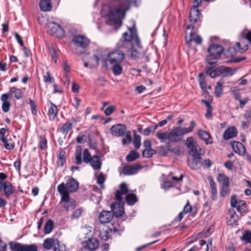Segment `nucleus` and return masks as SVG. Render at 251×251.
<instances>
[{
    "label": "nucleus",
    "mask_w": 251,
    "mask_h": 251,
    "mask_svg": "<svg viewBox=\"0 0 251 251\" xmlns=\"http://www.w3.org/2000/svg\"><path fill=\"white\" fill-rule=\"evenodd\" d=\"M130 35L126 32L122 35V39H120L116 44V48L125 52H129L132 50V47L134 44L137 48L141 47V43L139 38L137 35L135 25H133L131 27H128Z\"/></svg>",
    "instance_id": "obj_1"
},
{
    "label": "nucleus",
    "mask_w": 251,
    "mask_h": 251,
    "mask_svg": "<svg viewBox=\"0 0 251 251\" xmlns=\"http://www.w3.org/2000/svg\"><path fill=\"white\" fill-rule=\"evenodd\" d=\"M130 5L128 3L119 1L117 7L110 8L107 14L108 21L113 25L121 26L122 25V20L126 13L129 9Z\"/></svg>",
    "instance_id": "obj_2"
},
{
    "label": "nucleus",
    "mask_w": 251,
    "mask_h": 251,
    "mask_svg": "<svg viewBox=\"0 0 251 251\" xmlns=\"http://www.w3.org/2000/svg\"><path fill=\"white\" fill-rule=\"evenodd\" d=\"M156 136L161 142H166L167 144L178 143L182 139L178 126L173 127L169 132H158Z\"/></svg>",
    "instance_id": "obj_3"
},
{
    "label": "nucleus",
    "mask_w": 251,
    "mask_h": 251,
    "mask_svg": "<svg viewBox=\"0 0 251 251\" xmlns=\"http://www.w3.org/2000/svg\"><path fill=\"white\" fill-rule=\"evenodd\" d=\"M72 42L74 44L73 51L77 54L85 53L90 42L89 39L83 35L75 36Z\"/></svg>",
    "instance_id": "obj_4"
},
{
    "label": "nucleus",
    "mask_w": 251,
    "mask_h": 251,
    "mask_svg": "<svg viewBox=\"0 0 251 251\" xmlns=\"http://www.w3.org/2000/svg\"><path fill=\"white\" fill-rule=\"evenodd\" d=\"M224 50V48L221 45L215 44L210 45L207 49L209 54L206 58V62L210 65L216 64Z\"/></svg>",
    "instance_id": "obj_5"
},
{
    "label": "nucleus",
    "mask_w": 251,
    "mask_h": 251,
    "mask_svg": "<svg viewBox=\"0 0 251 251\" xmlns=\"http://www.w3.org/2000/svg\"><path fill=\"white\" fill-rule=\"evenodd\" d=\"M79 188V183L73 177L69 178L67 179L66 183L62 182L59 184L57 187L58 192L59 194H62L63 192L65 195L71 193H74L77 191Z\"/></svg>",
    "instance_id": "obj_6"
},
{
    "label": "nucleus",
    "mask_w": 251,
    "mask_h": 251,
    "mask_svg": "<svg viewBox=\"0 0 251 251\" xmlns=\"http://www.w3.org/2000/svg\"><path fill=\"white\" fill-rule=\"evenodd\" d=\"M47 32L50 35L61 38L65 36V31L60 25L54 22H49L46 27Z\"/></svg>",
    "instance_id": "obj_7"
},
{
    "label": "nucleus",
    "mask_w": 251,
    "mask_h": 251,
    "mask_svg": "<svg viewBox=\"0 0 251 251\" xmlns=\"http://www.w3.org/2000/svg\"><path fill=\"white\" fill-rule=\"evenodd\" d=\"M60 194L61 200L60 203H64L63 208L66 211L74 209L76 206V201L75 200L71 199L69 194L66 195L63 192Z\"/></svg>",
    "instance_id": "obj_8"
},
{
    "label": "nucleus",
    "mask_w": 251,
    "mask_h": 251,
    "mask_svg": "<svg viewBox=\"0 0 251 251\" xmlns=\"http://www.w3.org/2000/svg\"><path fill=\"white\" fill-rule=\"evenodd\" d=\"M189 18L191 23L197 25V29L200 27L202 22V16L198 9L191 8Z\"/></svg>",
    "instance_id": "obj_9"
},
{
    "label": "nucleus",
    "mask_w": 251,
    "mask_h": 251,
    "mask_svg": "<svg viewBox=\"0 0 251 251\" xmlns=\"http://www.w3.org/2000/svg\"><path fill=\"white\" fill-rule=\"evenodd\" d=\"M10 247L14 251H37V246L35 244L23 245L19 243H10Z\"/></svg>",
    "instance_id": "obj_10"
},
{
    "label": "nucleus",
    "mask_w": 251,
    "mask_h": 251,
    "mask_svg": "<svg viewBox=\"0 0 251 251\" xmlns=\"http://www.w3.org/2000/svg\"><path fill=\"white\" fill-rule=\"evenodd\" d=\"M108 60L110 64L121 63L125 58V53L122 50L116 49L108 53Z\"/></svg>",
    "instance_id": "obj_11"
},
{
    "label": "nucleus",
    "mask_w": 251,
    "mask_h": 251,
    "mask_svg": "<svg viewBox=\"0 0 251 251\" xmlns=\"http://www.w3.org/2000/svg\"><path fill=\"white\" fill-rule=\"evenodd\" d=\"M125 202L123 201L122 202L112 203L111 204V209L113 214V216L119 218L123 216L124 213V204Z\"/></svg>",
    "instance_id": "obj_12"
},
{
    "label": "nucleus",
    "mask_w": 251,
    "mask_h": 251,
    "mask_svg": "<svg viewBox=\"0 0 251 251\" xmlns=\"http://www.w3.org/2000/svg\"><path fill=\"white\" fill-rule=\"evenodd\" d=\"M126 127L125 125L117 124L113 126L111 129V133L115 136L120 137L124 135L126 131Z\"/></svg>",
    "instance_id": "obj_13"
},
{
    "label": "nucleus",
    "mask_w": 251,
    "mask_h": 251,
    "mask_svg": "<svg viewBox=\"0 0 251 251\" xmlns=\"http://www.w3.org/2000/svg\"><path fill=\"white\" fill-rule=\"evenodd\" d=\"M113 214L111 211L102 210L99 215V219L101 224L110 223L112 220Z\"/></svg>",
    "instance_id": "obj_14"
},
{
    "label": "nucleus",
    "mask_w": 251,
    "mask_h": 251,
    "mask_svg": "<svg viewBox=\"0 0 251 251\" xmlns=\"http://www.w3.org/2000/svg\"><path fill=\"white\" fill-rule=\"evenodd\" d=\"M142 168V166L140 164L126 166L123 169V173L125 175H132L136 174L138 170Z\"/></svg>",
    "instance_id": "obj_15"
},
{
    "label": "nucleus",
    "mask_w": 251,
    "mask_h": 251,
    "mask_svg": "<svg viewBox=\"0 0 251 251\" xmlns=\"http://www.w3.org/2000/svg\"><path fill=\"white\" fill-rule=\"evenodd\" d=\"M120 190H117L115 194V199L118 202H122L123 201L122 196L126 195L128 193L127 185L125 183H122L120 184Z\"/></svg>",
    "instance_id": "obj_16"
},
{
    "label": "nucleus",
    "mask_w": 251,
    "mask_h": 251,
    "mask_svg": "<svg viewBox=\"0 0 251 251\" xmlns=\"http://www.w3.org/2000/svg\"><path fill=\"white\" fill-rule=\"evenodd\" d=\"M230 145L233 151L237 154L241 155L245 153V147L241 143L234 141H232L230 143Z\"/></svg>",
    "instance_id": "obj_17"
},
{
    "label": "nucleus",
    "mask_w": 251,
    "mask_h": 251,
    "mask_svg": "<svg viewBox=\"0 0 251 251\" xmlns=\"http://www.w3.org/2000/svg\"><path fill=\"white\" fill-rule=\"evenodd\" d=\"M50 105L49 107L48 115L50 119L54 120L57 117L58 109L55 104L53 103L51 101H49L48 105Z\"/></svg>",
    "instance_id": "obj_18"
},
{
    "label": "nucleus",
    "mask_w": 251,
    "mask_h": 251,
    "mask_svg": "<svg viewBox=\"0 0 251 251\" xmlns=\"http://www.w3.org/2000/svg\"><path fill=\"white\" fill-rule=\"evenodd\" d=\"M237 134V130L234 126L227 128L223 134V138L227 140L236 136Z\"/></svg>",
    "instance_id": "obj_19"
},
{
    "label": "nucleus",
    "mask_w": 251,
    "mask_h": 251,
    "mask_svg": "<svg viewBox=\"0 0 251 251\" xmlns=\"http://www.w3.org/2000/svg\"><path fill=\"white\" fill-rule=\"evenodd\" d=\"M5 94L7 95L9 98L14 94V97L17 100L21 99L23 96L22 90L15 87H11L9 92Z\"/></svg>",
    "instance_id": "obj_20"
},
{
    "label": "nucleus",
    "mask_w": 251,
    "mask_h": 251,
    "mask_svg": "<svg viewBox=\"0 0 251 251\" xmlns=\"http://www.w3.org/2000/svg\"><path fill=\"white\" fill-rule=\"evenodd\" d=\"M198 134L206 144L208 145L212 143L213 141L211 138L210 134L208 132L202 129H199L198 131Z\"/></svg>",
    "instance_id": "obj_21"
},
{
    "label": "nucleus",
    "mask_w": 251,
    "mask_h": 251,
    "mask_svg": "<svg viewBox=\"0 0 251 251\" xmlns=\"http://www.w3.org/2000/svg\"><path fill=\"white\" fill-rule=\"evenodd\" d=\"M4 194L6 198H8L12 195L16 191V188L13 186L12 183L8 181H4L3 189Z\"/></svg>",
    "instance_id": "obj_22"
},
{
    "label": "nucleus",
    "mask_w": 251,
    "mask_h": 251,
    "mask_svg": "<svg viewBox=\"0 0 251 251\" xmlns=\"http://www.w3.org/2000/svg\"><path fill=\"white\" fill-rule=\"evenodd\" d=\"M99 241L95 238H91L85 242V248H87L90 250L94 251L98 248Z\"/></svg>",
    "instance_id": "obj_23"
},
{
    "label": "nucleus",
    "mask_w": 251,
    "mask_h": 251,
    "mask_svg": "<svg viewBox=\"0 0 251 251\" xmlns=\"http://www.w3.org/2000/svg\"><path fill=\"white\" fill-rule=\"evenodd\" d=\"M100 60V58L97 55H93L90 57L88 62L84 63V66L90 68H96L99 65Z\"/></svg>",
    "instance_id": "obj_24"
},
{
    "label": "nucleus",
    "mask_w": 251,
    "mask_h": 251,
    "mask_svg": "<svg viewBox=\"0 0 251 251\" xmlns=\"http://www.w3.org/2000/svg\"><path fill=\"white\" fill-rule=\"evenodd\" d=\"M89 163L91 164L94 170H99L101 169L102 162L100 157L98 155H93Z\"/></svg>",
    "instance_id": "obj_25"
},
{
    "label": "nucleus",
    "mask_w": 251,
    "mask_h": 251,
    "mask_svg": "<svg viewBox=\"0 0 251 251\" xmlns=\"http://www.w3.org/2000/svg\"><path fill=\"white\" fill-rule=\"evenodd\" d=\"M9 98L7 95L3 94L0 96V100L2 101L1 109L3 112L6 113L9 111L11 103L8 100Z\"/></svg>",
    "instance_id": "obj_26"
},
{
    "label": "nucleus",
    "mask_w": 251,
    "mask_h": 251,
    "mask_svg": "<svg viewBox=\"0 0 251 251\" xmlns=\"http://www.w3.org/2000/svg\"><path fill=\"white\" fill-rule=\"evenodd\" d=\"M196 125V122L194 121H192L190 122V126L188 127H182L178 126V127L182 138L184 135L192 132Z\"/></svg>",
    "instance_id": "obj_27"
},
{
    "label": "nucleus",
    "mask_w": 251,
    "mask_h": 251,
    "mask_svg": "<svg viewBox=\"0 0 251 251\" xmlns=\"http://www.w3.org/2000/svg\"><path fill=\"white\" fill-rule=\"evenodd\" d=\"M207 179L209 182L211 191L212 194V199L213 201H216L217 199V186L216 184L214 182L213 178L209 176L207 177Z\"/></svg>",
    "instance_id": "obj_28"
},
{
    "label": "nucleus",
    "mask_w": 251,
    "mask_h": 251,
    "mask_svg": "<svg viewBox=\"0 0 251 251\" xmlns=\"http://www.w3.org/2000/svg\"><path fill=\"white\" fill-rule=\"evenodd\" d=\"M39 6L40 9L43 11H49L51 10L52 7L50 0H41Z\"/></svg>",
    "instance_id": "obj_29"
},
{
    "label": "nucleus",
    "mask_w": 251,
    "mask_h": 251,
    "mask_svg": "<svg viewBox=\"0 0 251 251\" xmlns=\"http://www.w3.org/2000/svg\"><path fill=\"white\" fill-rule=\"evenodd\" d=\"M224 83L225 80L222 78L217 82L214 91V94L216 97L219 98L222 95L223 91V85Z\"/></svg>",
    "instance_id": "obj_30"
},
{
    "label": "nucleus",
    "mask_w": 251,
    "mask_h": 251,
    "mask_svg": "<svg viewBox=\"0 0 251 251\" xmlns=\"http://www.w3.org/2000/svg\"><path fill=\"white\" fill-rule=\"evenodd\" d=\"M228 214L230 216V220L227 222V224L228 225L233 226L238 221V216L233 209H229Z\"/></svg>",
    "instance_id": "obj_31"
},
{
    "label": "nucleus",
    "mask_w": 251,
    "mask_h": 251,
    "mask_svg": "<svg viewBox=\"0 0 251 251\" xmlns=\"http://www.w3.org/2000/svg\"><path fill=\"white\" fill-rule=\"evenodd\" d=\"M190 37L189 40H187L186 41L187 45H190L192 41L195 42L196 44L198 45H200L201 44L202 39L200 35L196 34L194 32H191L190 34Z\"/></svg>",
    "instance_id": "obj_32"
},
{
    "label": "nucleus",
    "mask_w": 251,
    "mask_h": 251,
    "mask_svg": "<svg viewBox=\"0 0 251 251\" xmlns=\"http://www.w3.org/2000/svg\"><path fill=\"white\" fill-rule=\"evenodd\" d=\"M72 124L67 122L64 124L60 129L58 128L57 130H59L60 132L66 136L69 131L72 130Z\"/></svg>",
    "instance_id": "obj_33"
},
{
    "label": "nucleus",
    "mask_w": 251,
    "mask_h": 251,
    "mask_svg": "<svg viewBox=\"0 0 251 251\" xmlns=\"http://www.w3.org/2000/svg\"><path fill=\"white\" fill-rule=\"evenodd\" d=\"M112 65L111 70L113 74L116 75H120L123 72V67L121 65V63H115L114 64H110Z\"/></svg>",
    "instance_id": "obj_34"
},
{
    "label": "nucleus",
    "mask_w": 251,
    "mask_h": 251,
    "mask_svg": "<svg viewBox=\"0 0 251 251\" xmlns=\"http://www.w3.org/2000/svg\"><path fill=\"white\" fill-rule=\"evenodd\" d=\"M217 180L220 183L222 184V186L229 185V178L224 174H219Z\"/></svg>",
    "instance_id": "obj_35"
},
{
    "label": "nucleus",
    "mask_w": 251,
    "mask_h": 251,
    "mask_svg": "<svg viewBox=\"0 0 251 251\" xmlns=\"http://www.w3.org/2000/svg\"><path fill=\"white\" fill-rule=\"evenodd\" d=\"M126 201L129 205H133L138 201V198L134 194H129L126 196Z\"/></svg>",
    "instance_id": "obj_36"
},
{
    "label": "nucleus",
    "mask_w": 251,
    "mask_h": 251,
    "mask_svg": "<svg viewBox=\"0 0 251 251\" xmlns=\"http://www.w3.org/2000/svg\"><path fill=\"white\" fill-rule=\"evenodd\" d=\"M139 156L140 154L137 151L132 150L126 156V159L127 162H132L139 158Z\"/></svg>",
    "instance_id": "obj_37"
},
{
    "label": "nucleus",
    "mask_w": 251,
    "mask_h": 251,
    "mask_svg": "<svg viewBox=\"0 0 251 251\" xmlns=\"http://www.w3.org/2000/svg\"><path fill=\"white\" fill-rule=\"evenodd\" d=\"M201 160L200 158H198V159H192L189 163V167L192 170H197L200 168L202 164Z\"/></svg>",
    "instance_id": "obj_38"
},
{
    "label": "nucleus",
    "mask_w": 251,
    "mask_h": 251,
    "mask_svg": "<svg viewBox=\"0 0 251 251\" xmlns=\"http://www.w3.org/2000/svg\"><path fill=\"white\" fill-rule=\"evenodd\" d=\"M54 227V222L52 220H48L44 226V231L45 234L50 233Z\"/></svg>",
    "instance_id": "obj_39"
},
{
    "label": "nucleus",
    "mask_w": 251,
    "mask_h": 251,
    "mask_svg": "<svg viewBox=\"0 0 251 251\" xmlns=\"http://www.w3.org/2000/svg\"><path fill=\"white\" fill-rule=\"evenodd\" d=\"M199 81L200 83V85L202 90L204 92H206L207 87L206 84V80L205 76L203 73H201L199 75Z\"/></svg>",
    "instance_id": "obj_40"
},
{
    "label": "nucleus",
    "mask_w": 251,
    "mask_h": 251,
    "mask_svg": "<svg viewBox=\"0 0 251 251\" xmlns=\"http://www.w3.org/2000/svg\"><path fill=\"white\" fill-rule=\"evenodd\" d=\"M92 157L87 149H85L83 152V161L84 163L88 164L92 158Z\"/></svg>",
    "instance_id": "obj_41"
},
{
    "label": "nucleus",
    "mask_w": 251,
    "mask_h": 251,
    "mask_svg": "<svg viewBox=\"0 0 251 251\" xmlns=\"http://www.w3.org/2000/svg\"><path fill=\"white\" fill-rule=\"evenodd\" d=\"M40 142L39 144V148L41 150H45L47 147V139L44 135H40L39 136Z\"/></svg>",
    "instance_id": "obj_42"
},
{
    "label": "nucleus",
    "mask_w": 251,
    "mask_h": 251,
    "mask_svg": "<svg viewBox=\"0 0 251 251\" xmlns=\"http://www.w3.org/2000/svg\"><path fill=\"white\" fill-rule=\"evenodd\" d=\"M1 141L3 143L4 148L7 150H11L14 147V143H8V140L5 137H1Z\"/></svg>",
    "instance_id": "obj_43"
},
{
    "label": "nucleus",
    "mask_w": 251,
    "mask_h": 251,
    "mask_svg": "<svg viewBox=\"0 0 251 251\" xmlns=\"http://www.w3.org/2000/svg\"><path fill=\"white\" fill-rule=\"evenodd\" d=\"M196 144L194 142V138L193 137L190 136L186 139L185 145L190 150L196 148Z\"/></svg>",
    "instance_id": "obj_44"
},
{
    "label": "nucleus",
    "mask_w": 251,
    "mask_h": 251,
    "mask_svg": "<svg viewBox=\"0 0 251 251\" xmlns=\"http://www.w3.org/2000/svg\"><path fill=\"white\" fill-rule=\"evenodd\" d=\"M141 48H142L141 46L140 48H137L134 44L132 46V50H130L129 52L131 53L130 56L133 59H135L139 57V53L137 50V49Z\"/></svg>",
    "instance_id": "obj_45"
},
{
    "label": "nucleus",
    "mask_w": 251,
    "mask_h": 251,
    "mask_svg": "<svg viewBox=\"0 0 251 251\" xmlns=\"http://www.w3.org/2000/svg\"><path fill=\"white\" fill-rule=\"evenodd\" d=\"M112 232L111 228H108L106 230L101 231L100 234V237L104 240H107L110 238V233Z\"/></svg>",
    "instance_id": "obj_46"
},
{
    "label": "nucleus",
    "mask_w": 251,
    "mask_h": 251,
    "mask_svg": "<svg viewBox=\"0 0 251 251\" xmlns=\"http://www.w3.org/2000/svg\"><path fill=\"white\" fill-rule=\"evenodd\" d=\"M75 163L77 165H80L82 162V153H81V149L79 147V149H77L75 151Z\"/></svg>",
    "instance_id": "obj_47"
},
{
    "label": "nucleus",
    "mask_w": 251,
    "mask_h": 251,
    "mask_svg": "<svg viewBox=\"0 0 251 251\" xmlns=\"http://www.w3.org/2000/svg\"><path fill=\"white\" fill-rule=\"evenodd\" d=\"M242 240L245 241L247 243H251V231L249 230H246L241 237Z\"/></svg>",
    "instance_id": "obj_48"
},
{
    "label": "nucleus",
    "mask_w": 251,
    "mask_h": 251,
    "mask_svg": "<svg viewBox=\"0 0 251 251\" xmlns=\"http://www.w3.org/2000/svg\"><path fill=\"white\" fill-rule=\"evenodd\" d=\"M28 102H26L30 105L31 113L33 115H36L37 114V105L35 102L29 98L28 99Z\"/></svg>",
    "instance_id": "obj_49"
},
{
    "label": "nucleus",
    "mask_w": 251,
    "mask_h": 251,
    "mask_svg": "<svg viewBox=\"0 0 251 251\" xmlns=\"http://www.w3.org/2000/svg\"><path fill=\"white\" fill-rule=\"evenodd\" d=\"M156 153L155 150L152 149L144 150L142 152V156L144 157L150 158Z\"/></svg>",
    "instance_id": "obj_50"
},
{
    "label": "nucleus",
    "mask_w": 251,
    "mask_h": 251,
    "mask_svg": "<svg viewBox=\"0 0 251 251\" xmlns=\"http://www.w3.org/2000/svg\"><path fill=\"white\" fill-rule=\"evenodd\" d=\"M54 239L52 238H47L45 239L43 243L44 247L47 250H50L54 244Z\"/></svg>",
    "instance_id": "obj_51"
},
{
    "label": "nucleus",
    "mask_w": 251,
    "mask_h": 251,
    "mask_svg": "<svg viewBox=\"0 0 251 251\" xmlns=\"http://www.w3.org/2000/svg\"><path fill=\"white\" fill-rule=\"evenodd\" d=\"M189 154L193 157L192 159H198V158H200V159H202L201 155L198 153L197 148L190 150L189 151Z\"/></svg>",
    "instance_id": "obj_52"
},
{
    "label": "nucleus",
    "mask_w": 251,
    "mask_h": 251,
    "mask_svg": "<svg viewBox=\"0 0 251 251\" xmlns=\"http://www.w3.org/2000/svg\"><path fill=\"white\" fill-rule=\"evenodd\" d=\"M204 234L205 233L203 231H201L197 234L192 235L188 239L190 240L189 242L192 243L200 238L204 237L205 235Z\"/></svg>",
    "instance_id": "obj_53"
},
{
    "label": "nucleus",
    "mask_w": 251,
    "mask_h": 251,
    "mask_svg": "<svg viewBox=\"0 0 251 251\" xmlns=\"http://www.w3.org/2000/svg\"><path fill=\"white\" fill-rule=\"evenodd\" d=\"M239 203L240 204V205H237L236 207L237 208V211L240 212L241 214L246 211V202L244 201H240Z\"/></svg>",
    "instance_id": "obj_54"
},
{
    "label": "nucleus",
    "mask_w": 251,
    "mask_h": 251,
    "mask_svg": "<svg viewBox=\"0 0 251 251\" xmlns=\"http://www.w3.org/2000/svg\"><path fill=\"white\" fill-rule=\"evenodd\" d=\"M133 144L136 149H138L141 145V136L136 134H134Z\"/></svg>",
    "instance_id": "obj_55"
},
{
    "label": "nucleus",
    "mask_w": 251,
    "mask_h": 251,
    "mask_svg": "<svg viewBox=\"0 0 251 251\" xmlns=\"http://www.w3.org/2000/svg\"><path fill=\"white\" fill-rule=\"evenodd\" d=\"M235 72L236 71L235 70H233L231 68L224 66V75L225 76H231L235 74Z\"/></svg>",
    "instance_id": "obj_56"
},
{
    "label": "nucleus",
    "mask_w": 251,
    "mask_h": 251,
    "mask_svg": "<svg viewBox=\"0 0 251 251\" xmlns=\"http://www.w3.org/2000/svg\"><path fill=\"white\" fill-rule=\"evenodd\" d=\"M230 91L232 93L233 97L236 100H238L241 99L239 90L237 89L236 87H232L230 89Z\"/></svg>",
    "instance_id": "obj_57"
},
{
    "label": "nucleus",
    "mask_w": 251,
    "mask_h": 251,
    "mask_svg": "<svg viewBox=\"0 0 251 251\" xmlns=\"http://www.w3.org/2000/svg\"><path fill=\"white\" fill-rule=\"evenodd\" d=\"M236 46L239 49V51L241 53L245 52L249 48L248 45L243 44L242 41L240 42L236 43Z\"/></svg>",
    "instance_id": "obj_58"
},
{
    "label": "nucleus",
    "mask_w": 251,
    "mask_h": 251,
    "mask_svg": "<svg viewBox=\"0 0 251 251\" xmlns=\"http://www.w3.org/2000/svg\"><path fill=\"white\" fill-rule=\"evenodd\" d=\"M43 80L45 82L53 83L55 81L54 77L51 76V74L50 72H47L46 75L43 76Z\"/></svg>",
    "instance_id": "obj_59"
},
{
    "label": "nucleus",
    "mask_w": 251,
    "mask_h": 251,
    "mask_svg": "<svg viewBox=\"0 0 251 251\" xmlns=\"http://www.w3.org/2000/svg\"><path fill=\"white\" fill-rule=\"evenodd\" d=\"M205 73L206 75H209L211 78H215L218 76L215 70H212L211 68L206 67Z\"/></svg>",
    "instance_id": "obj_60"
},
{
    "label": "nucleus",
    "mask_w": 251,
    "mask_h": 251,
    "mask_svg": "<svg viewBox=\"0 0 251 251\" xmlns=\"http://www.w3.org/2000/svg\"><path fill=\"white\" fill-rule=\"evenodd\" d=\"M170 151V146H166L165 147H159V151L161 155L166 156Z\"/></svg>",
    "instance_id": "obj_61"
},
{
    "label": "nucleus",
    "mask_w": 251,
    "mask_h": 251,
    "mask_svg": "<svg viewBox=\"0 0 251 251\" xmlns=\"http://www.w3.org/2000/svg\"><path fill=\"white\" fill-rule=\"evenodd\" d=\"M157 128V126H149L145 129L143 132L145 135H149L154 132Z\"/></svg>",
    "instance_id": "obj_62"
},
{
    "label": "nucleus",
    "mask_w": 251,
    "mask_h": 251,
    "mask_svg": "<svg viewBox=\"0 0 251 251\" xmlns=\"http://www.w3.org/2000/svg\"><path fill=\"white\" fill-rule=\"evenodd\" d=\"M242 37L247 39L249 43H251V31L248 30H244L242 33Z\"/></svg>",
    "instance_id": "obj_63"
},
{
    "label": "nucleus",
    "mask_w": 251,
    "mask_h": 251,
    "mask_svg": "<svg viewBox=\"0 0 251 251\" xmlns=\"http://www.w3.org/2000/svg\"><path fill=\"white\" fill-rule=\"evenodd\" d=\"M229 185L222 186L220 191V196L222 197H225L229 192Z\"/></svg>",
    "instance_id": "obj_64"
}]
</instances>
